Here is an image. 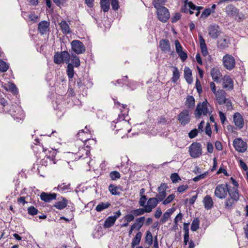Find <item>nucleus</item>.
Here are the masks:
<instances>
[{
	"mask_svg": "<svg viewBox=\"0 0 248 248\" xmlns=\"http://www.w3.org/2000/svg\"><path fill=\"white\" fill-rule=\"evenodd\" d=\"M229 197L226 199L224 206L227 210H231L233 205L239 199V194L236 187H232L229 192Z\"/></svg>",
	"mask_w": 248,
	"mask_h": 248,
	"instance_id": "nucleus-1",
	"label": "nucleus"
},
{
	"mask_svg": "<svg viewBox=\"0 0 248 248\" xmlns=\"http://www.w3.org/2000/svg\"><path fill=\"white\" fill-rule=\"evenodd\" d=\"M10 114L17 122H23L25 114L22 108L18 105H12L10 110Z\"/></svg>",
	"mask_w": 248,
	"mask_h": 248,
	"instance_id": "nucleus-2",
	"label": "nucleus"
},
{
	"mask_svg": "<svg viewBox=\"0 0 248 248\" xmlns=\"http://www.w3.org/2000/svg\"><path fill=\"white\" fill-rule=\"evenodd\" d=\"M231 189L228 187L227 183L219 184L215 188L214 194L217 198L223 199L227 197L228 194H229Z\"/></svg>",
	"mask_w": 248,
	"mask_h": 248,
	"instance_id": "nucleus-3",
	"label": "nucleus"
},
{
	"mask_svg": "<svg viewBox=\"0 0 248 248\" xmlns=\"http://www.w3.org/2000/svg\"><path fill=\"white\" fill-rule=\"evenodd\" d=\"M210 106L209 103L206 100L203 101L202 103L198 104L195 110V115L196 117L200 118L202 114L207 115L210 114L208 107Z\"/></svg>",
	"mask_w": 248,
	"mask_h": 248,
	"instance_id": "nucleus-4",
	"label": "nucleus"
},
{
	"mask_svg": "<svg viewBox=\"0 0 248 248\" xmlns=\"http://www.w3.org/2000/svg\"><path fill=\"white\" fill-rule=\"evenodd\" d=\"M189 155L192 158L199 157L202 155V146L200 143L193 142L188 148Z\"/></svg>",
	"mask_w": 248,
	"mask_h": 248,
	"instance_id": "nucleus-5",
	"label": "nucleus"
},
{
	"mask_svg": "<svg viewBox=\"0 0 248 248\" xmlns=\"http://www.w3.org/2000/svg\"><path fill=\"white\" fill-rule=\"evenodd\" d=\"M157 19L163 23L166 22L170 18V14L168 9L165 6L155 8Z\"/></svg>",
	"mask_w": 248,
	"mask_h": 248,
	"instance_id": "nucleus-6",
	"label": "nucleus"
},
{
	"mask_svg": "<svg viewBox=\"0 0 248 248\" xmlns=\"http://www.w3.org/2000/svg\"><path fill=\"white\" fill-rule=\"evenodd\" d=\"M184 2V6L181 8V11L185 13H189L190 15H192L193 12L192 10H197L200 11V10L203 8L202 6H197L191 1H188V0H182Z\"/></svg>",
	"mask_w": 248,
	"mask_h": 248,
	"instance_id": "nucleus-7",
	"label": "nucleus"
},
{
	"mask_svg": "<svg viewBox=\"0 0 248 248\" xmlns=\"http://www.w3.org/2000/svg\"><path fill=\"white\" fill-rule=\"evenodd\" d=\"M85 131L84 129H82L79 131L78 133L77 134V136L79 140L83 142L84 143V146H86L87 144H88L89 146L91 145H94L96 143V141L93 139H90L89 138H83V136H85V135L88 134V131L90 132L89 130L87 129V126L85 127Z\"/></svg>",
	"mask_w": 248,
	"mask_h": 248,
	"instance_id": "nucleus-8",
	"label": "nucleus"
},
{
	"mask_svg": "<svg viewBox=\"0 0 248 248\" xmlns=\"http://www.w3.org/2000/svg\"><path fill=\"white\" fill-rule=\"evenodd\" d=\"M208 35L213 39L218 38L222 33L220 27L216 24H212L207 29Z\"/></svg>",
	"mask_w": 248,
	"mask_h": 248,
	"instance_id": "nucleus-9",
	"label": "nucleus"
},
{
	"mask_svg": "<svg viewBox=\"0 0 248 248\" xmlns=\"http://www.w3.org/2000/svg\"><path fill=\"white\" fill-rule=\"evenodd\" d=\"M222 62L223 65L228 70H232L235 67V60L231 55H225L223 57Z\"/></svg>",
	"mask_w": 248,
	"mask_h": 248,
	"instance_id": "nucleus-10",
	"label": "nucleus"
},
{
	"mask_svg": "<svg viewBox=\"0 0 248 248\" xmlns=\"http://www.w3.org/2000/svg\"><path fill=\"white\" fill-rule=\"evenodd\" d=\"M233 146L237 151L240 153H244L247 149V142L241 138L234 139L233 141Z\"/></svg>",
	"mask_w": 248,
	"mask_h": 248,
	"instance_id": "nucleus-11",
	"label": "nucleus"
},
{
	"mask_svg": "<svg viewBox=\"0 0 248 248\" xmlns=\"http://www.w3.org/2000/svg\"><path fill=\"white\" fill-rule=\"evenodd\" d=\"M72 49L77 54H83L85 52V47L80 41L74 40L71 42Z\"/></svg>",
	"mask_w": 248,
	"mask_h": 248,
	"instance_id": "nucleus-12",
	"label": "nucleus"
},
{
	"mask_svg": "<svg viewBox=\"0 0 248 248\" xmlns=\"http://www.w3.org/2000/svg\"><path fill=\"white\" fill-rule=\"evenodd\" d=\"M178 120L183 125H186L188 124L190 120L189 111L187 109L182 111L178 115Z\"/></svg>",
	"mask_w": 248,
	"mask_h": 248,
	"instance_id": "nucleus-13",
	"label": "nucleus"
},
{
	"mask_svg": "<svg viewBox=\"0 0 248 248\" xmlns=\"http://www.w3.org/2000/svg\"><path fill=\"white\" fill-rule=\"evenodd\" d=\"M230 44V39L229 36L223 35L220 37L217 41V47L221 50L228 48Z\"/></svg>",
	"mask_w": 248,
	"mask_h": 248,
	"instance_id": "nucleus-14",
	"label": "nucleus"
},
{
	"mask_svg": "<svg viewBox=\"0 0 248 248\" xmlns=\"http://www.w3.org/2000/svg\"><path fill=\"white\" fill-rule=\"evenodd\" d=\"M91 146L87 144L84 147H79L78 152L76 153L77 157L78 159H84L87 158L90 155Z\"/></svg>",
	"mask_w": 248,
	"mask_h": 248,
	"instance_id": "nucleus-15",
	"label": "nucleus"
},
{
	"mask_svg": "<svg viewBox=\"0 0 248 248\" xmlns=\"http://www.w3.org/2000/svg\"><path fill=\"white\" fill-rule=\"evenodd\" d=\"M43 151L46 154V157L47 159H49L50 162H52L53 164L56 163L55 156L57 154V151L55 149H51L50 150L45 148L42 146Z\"/></svg>",
	"mask_w": 248,
	"mask_h": 248,
	"instance_id": "nucleus-16",
	"label": "nucleus"
},
{
	"mask_svg": "<svg viewBox=\"0 0 248 248\" xmlns=\"http://www.w3.org/2000/svg\"><path fill=\"white\" fill-rule=\"evenodd\" d=\"M168 186L165 183H162L157 188L158 193L156 194V197L159 199V201H162L166 196V189Z\"/></svg>",
	"mask_w": 248,
	"mask_h": 248,
	"instance_id": "nucleus-17",
	"label": "nucleus"
},
{
	"mask_svg": "<svg viewBox=\"0 0 248 248\" xmlns=\"http://www.w3.org/2000/svg\"><path fill=\"white\" fill-rule=\"evenodd\" d=\"M233 121L237 128L241 129L243 127L244 124V119L240 113L236 112L233 114Z\"/></svg>",
	"mask_w": 248,
	"mask_h": 248,
	"instance_id": "nucleus-18",
	"label": "nucleus"
},
{
	"mask_svg": "<svg viewBox=\"0 0 248 248\" xmlns=\"http://www.w3.org/2000/svg\"><path fill=\"white\" fill-rule=\"evenodd\" d=\"M160 202L156 197L149 198L147 201V204H146L145 207L148 211V213L152 212V210L157 206Z\"/></svg>",
	"mask_w": 248,
	"mask_h": 248,
	"instance_id": "nucleus-19",
	"label": "nucleus"
},
{
	"mask_svg": "<svg viewBox=\"0 0 248 248\" xmlns=\"http://www.w3.org/2000/svg\"><path fill=\"white\" fill-rule=\"evenodd\" d=\"M49 22L46 20L41 21L38 25V31L42 35L46 33L49 30Z\"/></svg>",
	"mask_w": 248,
	"mask_h": 248,
	"instance_id": "nucleus-20",
	"label": "nucleus"
},
{
	"mask_svg": "<svg viewBox=\"0 0 248 248\" xmlns=\"http://www.w3.org/2000/svg\"><path fill=\"white\" fill-rule=\"evenodd\" d=\"M54 190H57L61 193H66L72 190L71 184L70 183L59 184L57 187L54 188Z\"/></svg>",
	"mask_w": 248,
	"mask_h": 248,
	"instance_id": "nucleus-21",
	"label": "nucleus"
},
{
	"mask_svg": "<svg viewBox=\"0 0 248 248\" xmlns=\"http://www.w3.org/2000/svg\"><path fill=\"white\" fill-rule=\"evenodd\" d=\"M159 48L162 51L167 53L170 51V45L169 40L161 39L159 41Z\"/></svg>",
	"mask_w": 248,
	"mask_h": 248,
	"instance_id": "nucleus-22",
	"label": "nucleus"
},
{
	"mask_svg": "<svg viewBox=\"0 0 248 248\" xmlns=\"http://www.w3.org/2000/svg\"><path fill=\"white\" fill-rule=\"evenodd\" d=\"M56 197L57 194L55 193H48L43 192L40 195L41 200L46 202H49L56 199Z\"/></svg>",
	"mask_w": 248,
	"mask_h": 248,
	"instance_id": "nucleus-23",
	"label": "nucleus"
},
{
	"mask_svg": "<svg viewBox=\"0 0 248 248\" xmlns=\"http://www.w3.org/2000/svg\"><path fill=\"white\" fill-rule=\"evenodd\" d=\"M199 39L202 54L203 56H206L208 54V51L205 40L201 34H199Z\"/></svg>",
	"mask_w": 248,
	"mask_h": 248,
	"instance_id": "nucleus-24",
	"label": "nucleus"
},
{
	"mask_svg": "<svg viewBox=\"0 0 248 248\" xmlns=\"http://www.w3.org/2000/svg\"><path fill=\"white\" fill-rule=\"evenodd\" d=\"M204 208L206 210L211 209L214 205V202L210 195L205 196L202 201Z\"/></svg>",
	"mask_w": 248,
	"mask_h": 248,
	"instance_id": "nucleus-25",
	"label": "nucleus"
},
{
	"mask_svg": "<svg viewBox=\"0 0 248 248\" xmlns=\"http://www.w3.org/2000/svg\"><path fill=\"white\" fill-rule=\"evenodd\" d=\"M223 87L232 90L233 88V82L231 78L229 76H225L223 78Z\"/></svg>",
	"mask_w": 248,
	"mask_h": 248,
	"instance_id": "nucleus-26",
	"label": "nucleus"
},
{
	"mask_svg": "<svg viewBox=\"0 0 248 248\" xmlns=\"http://www.w3.org/2000/svg\"><path fill=\"white\" fill-rule=\"evenodd\" d=\"M210 74L213 80L215 82L219 81L222 76L219 70L217 67H213L212 68L210 71Z\"/></svg>",
	"mask_w": 248,
	"mask_h": 248,
	"instance_id": "nucleus-27",
	"label": "nucleus"
},
{
	"mask_svg": "<svg viewBox=\"0 0 248 248\" xmlns=\"http://www.w3.org/2000/svg\"><path fill=\"white\" fill-rule=\"evenodd\" d=\"M214 94L216 96L218 103L219 105L223 104L225 102L224 100L226 99L225 98V92L222 90H219Z\"/></svg>",
	"mask_w": 248,
	"mask_h": 248,
	"instance_id": "nucleus-28",
	"label": "nucleus"
},
{
	"mask_svg": "<svg viewBox=\"0 0 248 248\" xmlns=\"http://www.w3.org/2000/svg\"><path fill=\"white\" fill-rule=\"evenodd\" d=\"M184 78L189 84L192 83V71L189 67L186 66L184 68Z\"/></svg>",
	"mask_w": 248,
	"mask_h": 248,
	"instance_id": "nucleus-29",
	"label": "nucleus"
},
{
	"mask_svg": "<svg viewBox=\"0 0 248 248\" xmlns=\"http://www.w3.org/2000/svg\"><path fill=\"white\" fill-rule=\"evenodd\" d=\"M238 9L232 4L228 5L225 8V12L229 16H234L238 12Z\"/></svg>",
	"mask_w": 248,
	"mask_h": 248,
	"instance_id": "nucleus-30",
	"label": "nucleus"
},
{
	"mask_svg": "<svg viewBox=\"0 0 248 248\" xmlns=\"http://www.w3.org/2000/svg\"><path fill=\"white\" fill-rule=\"evenodd\" d=\"M61 30L62 33L65 34H68L71 32L69 24L65 20H62L59 23Z\"/></svg>",
	"mask_w": 248,
	"mask_h": 248,
	"instance_id": "nucleus-31",
	"label": "nucleus"
},
{
	"mask_svg": "<svg viewBox=\"0 0 248 248\" xmlns=\"http://www.w3.org/2000/svg\"><path fill=\"white\" fill-rule=\"evenodd\" d=\"M145 219V217H141L139 218H137L136 219L135 222L134 224H133L132 226L136 230L139 231L143 226Z\"/></svg>",
	"mask_w": 248,
	"mask_h": 248,
	"instance_id": "nucleus-32",
	"label": "nucleus"
},
{
	"mask_svg": "<svg viewBox=\"0 0 248 248\" xmlns=\"http://www.w3.org/2000/svg\"><path fill=\"white\" fill-rule=\"evenodd\" d=\"M142 233L140 232H138L135 237L132 239L131 243V247L134 248L135 246L138 245L141 240Z\"/></svg>",
	"mask_w": 248,
	"mask_h": 248,
	"instance_id": "nucleus-33",
	"label": "nucleus"
},
{
	"mask_svg": "<svg viewBox=\"0 0 248 248\" xmlns=\"http://www.w3.org/2000/svg\"><path fill=\"white\" fill-rule=\"evenodd\" d=\"M185 105L188 108H192L195 106V99L192 95H188L186 97Z\"/></svg>",
	"mask_w": 248,
	"mask_h": 248,
	"instance_id": "nucleus-34",
	"label": "nucleus"
},
{
	"mask_svg": "<svg viewBox=\"0 0 248 248\" xmlns=\"http://www.w3.org/2000/svg\"><path fill=\"white\" fill-rule=\"evenodd\" d=\"M110 203L109 202H100L95 207V210L97 212H101L109 207Z\"/></svg>",
	"mask_w": 248,
	"mask_h": 248,
	"instance_id": "nucleus-35",
	"label": "nucleus"
},
{
	"mask_svg": "<svg viewBox=\"0 0 248 248\" xmlns=\"http://www.w3.org/2000/svg\"><path fill=\"white\" fill-rule=\"evenodd\" d=\"M172 77L171 81L173 83H175L178 80L180 77V73L178 69L176 66H172Z\"/></svg>",
	"mask_w": 248,
	"mask_h": 248,
	"instance_id": "nucleus-36",
	"label": "nucleus"
},
{
	"mask_svg": "<svg viewBox=\"0 0 248 248\" xmlns=\"http://www.w3.org/2000/svg\"><path fill=\"white\" fill-rule=\"evenodd\" d=\"M67 200L63 198L62 201L57 202L54 204V207L59 210H62L64 209L67 205Z\"/></svg>",
	"mask_w": 248,
	"mask_h": 248,
	"instance_id": "nucleus-37",
	"label": "nucleus"
},
{
	"mask_svg": "<svg viewBox=\"0 0 248 248\" xmlns=\"http://www.w3.org/2000/svg\"><path fill=\"white\" fill-rule=\"evenodd\" d=\"M119 186H116L113 184H110L108 186V190L113 195H119L120 192L119 191Z\"/></svg>",
	"mask_w": 248,
	"mask_h": 248,
	"instance_id": "nucleus-38",
	"label": "nucleus"
},
{
	"mask_svg": "<svg viewBox=\"0 0 248 248\" xmlns=\"http://www.w3.org/2000/svg\"><path fill=\"white\" fill-rule=\"evenodd\" d=\"M131 213H133L135 216H140L143 215L145 213H148V211L146 207L143 208H138L137 209L132 210L130 211Z\"/></svg>",
	"mask_w": 248,
	"mask_h": 248,
	"instance_id": "nucleus-39",
	"label": "nucleus"
},
{
	"mask_svg": "<svg viewBox=\"0 0 248 248\" xmlns=\"http://www.w3.org/2000/svg\"><path fill=\"white\" fill-rule=\"evenodd\" d=\"M67 74L68 78H69V80H70L71 79H72L74 75V66L72 63H68L67 68Z\"/></svg>",
	"mask_w": 248,
	"mask_h": 248,
	"instance_id": "nucleus-40",
	"label": "nucleus"
},
{
	"mask_svg": "<svg viewBox=\"0 0 248 248\" xmlns=\"http://www.w3.org/2000/svg\"><path fill=\"white\" fill-rule=\"evenodd\" d=\"M115 221L116 220L114 219V218L112 216L108 217L105 220L104 226L105 228H109L114 225Z\"/></svg>",
	"mask_w": 248,
	"mask_h": 248,
	"instance_id": "nucleus-41",
	"label": "nucleus"
},
{
	"mask_svg": "<svg viewBox=\"0 0 248 248\" xmlns=\"http://www.w3.org/2000/svg\"><path fill=\"white\" fill-rule=\"evenodd\" d=\"M100 6L104 12H108L109 9V2L108 0H100Z\"/></svg>",
	"mask_w": 248,
	"mask_h": 248,
	"instance_id": "nucleus-42",
	"label": "nucleus"
},
{
	"mask_svg": "<svg viewBox=\"0 0 248 248\" xmlns=\"http://www.w3.org/2000/svg\"><path fill=\"white\" fill-rule=\"evenodd\" d=\"M168 211H170V212L167 211L165 213H164L163 215V217L160 219V222L162 223H165L170 217L171 214L173 212V210L172 209H170Z\"/></svg>",
	"mask_w": 248,
	"mask_h": 248,
	"instance_id": "nucleus-43",
	"label": "nucleus"
},
{
	"mask_svg": "<svg viewBox=\"0 0 248 248\" xmlns=\"http://www.w3.org/2000/svg\"><path fill=\"white\" fill-rule=\"evenodd\" d=\"M71 63L73 66H74L76 67H78L79 66L80 64V62L79 60V58L75 55H72L71 57Z\"/></svg>",
	"mask_w": 248,
	"mask_h": 248,
	"instance_id": "nucleus-44",
	"label": "nucleus"
},
{
	"mask_svg": "<svg viewBox=\"0 0 248 248\" xmlns=\"http://www.w3.org/2000/svg\"><path fill=\"white\" fill-rule=\"evenodd\" d=\"M54 62L56 64H61L63 61L62 60V54L59 52H56L54 56Z\"/></svg>",
	"mask_w": 248,
	"mask_h": 248,
	"instance_id": "nucleus-45",
	"label": "nucleus"
},
{
	"mask_svg": "<svg viewBox=\"0 0 248 248\" xmlns=\"http://www.w3.org/2000/svg\"><path fill=\"white\" fill-rule=\"evenodd\" d=\"M200 221L198 218H195L192 221L191 225V230L192 231H196L199 228Z\"/></svg>",
	"mask_w": 248,
	"mask_h": 248,
	"instance_id": "nucleus-46",
	"label": "nucleus"
},
{
	"mask_svg": "<svg viewBox=\"0 0 248 248\" xmlns=\"http://www.w3.org/2000/svg\"><path fill=\"white\" fill-rule=\"evenodd\" d=\"M9 68V64L1 59H0V72H5Z\"/></svg>",
	"mask_w": 248,
	"mask_h": 248,
	"instance_id": "nucleus-47",
	"label": "nucleus"
},
{
	"mask_svg": "<svg viewBox=\"0 0 248 248\" xmlns=\"http://www.w3.org/2000/svg\"><path fill=\"white\" fill-rule=\"evenodd\" d=\"M145 241L150 246L153 244V236L152 233L149 231H148L146 232Z\"/></svg>",
	"mask_w": 248,
	"mask_h": 248,
	"instance_id": "nucleus-48",
	"label": "nucleus"
},
{
	"mask_svg": "<svg viewBox=\"0 0 248 248\" xmlns=\"http://www.w3.org/2000/svg\"><path fill=\"white\" fill-rule=\"evenodd\" d=\"M237 14H235L234 15L233 17H235V20H236L238 22H241L246 19V17L245 15L241 12H239V9L238 10V12Z\"/></svg>",
	"mask_w": 248,
	"mask_h": 248,
	"instance_id": "nucleus-49",
	"label": "nucleus"
},
{
	"mask_svg": "<svg viewBox=\"0 0 248 248\" xmlns=\"http://www.w3.org/2000/svg\"><path fill=\"white\" fill-rule=\"evenodd\" d=\"M167 1V0H154L153 3L154 7L157 8L158 7L163 6V5Z\"/></svg>",
	"mask_w": 248,
	"mask_h": 248,
	"instance_id": "nucleus-50",
	"label": "nucleus"
},
{
	"mask_svg": "<svg viewBox=\"0 0 248 248\" xmlns=\"http://www.w3.org/2000/svg\"><path fill=\"white\" fill-rule=\"evenodd\" d=\"M6 90L11 92L14 94H16L18 92L17 88L14 83H9L6 88Z\"/></svg>",
	"mask_w": 248,
	"mask_h": 248,
	"instance_id": "nucleus-51",
	"label": "nucleus"
},
{
	"mask_svg": "<svg viewBox=\"0 0 248 248\" xmlns=\"http://www.w3.org/2000/svg\"><path fill=\"white\" fill-rule=\"evenodd\" d=\"M60 53L62 54V57L63 62L68 63L70 61V55L68 51H63Z\"/></svg>",
	"mask_w": 248,
	"mask_h": 248,
	"instance_id": "nucleus-52",
	"label": "nucleus"
},
{
	"mask_svg": "<svg viewBox=\"0 0 248 248\" xmlns=\"http://www.w3.org/2000/svg\"><path fill=\"white\" fill-rule=\"evenodd\" d=\"M109 176L112 180H116L120 178V173L117 171H112L110 172Z\"/></svg>",
	"mask_w": 248,
	"mask_h": 248,
	"instance_id": "nucleus-53",
	"label": "nucleus"
},
{
	"mask_svg": "<svg viewBox=\"0 0 248 248\" xmlns=\"http://www.w3.org/2000/svg\"><path fill=\"white\" fill-rule=\"evenodd\" d=\"M27 210L28 214L31 216L36 215L39 212L38 209L35 208L33 206H31L28 207Z\"/></svg>",
	"mask_w": 248,
	"mask_h": 248,
	"instance_id": "nucleus-54",
	"label": "nucleus"
},
{
	"mask_svg": "<svg viewBox=\"0 0 248 248\" xmlns=\"http://www.w3.org/2000/svg\"><path fill=\"white\" fill-rule=\"evenodd\" d=\"M174 45H175L176 52L177 54L179 53V52H181L184 51L181 45L180 44L179 41L178 40H175Z\"/></svg>",
	"mask_w": 248,
	"mask_h": 248,
	"instance_id": "nucleus-55",
	"label": "nucleus"
},
{
	"mask_svg": "<svg viewBox=\"0 0 248 248\" xmlns=\"http://www.w3.org/2000/svg\"><path fill=\"white\" fill-rule=\"evenodd\" d=\"M170 178L173 183H177L181 178L177 173H173L170 175Z\"/></svg>",
	"mask_w": 248,
	"mask_h": 248,
	"instance_id": "nucleus-56",
	"label": "nucleus"
},
{
	"mask_svg": "<svg viewBox=\"0 0 248 248\" xmlns=\"http://www.w3.org/2000/svg\"><path fill=\"white\" fill-rule=\"evenodd\" d=\"M147 200V198L146 196H141L139 202V203L140 206L145 208L146 206V204H145V203L146 202Z\"/></svg>",
	"mask_w": 248,
	"mask_h": 248,
	"instance_id": "nucleus-57",
	"label": "nucleus"
},
{
	"mask_svg": "<svg viewBox=\"0 0 248 248\" xmlns=\"http://www.w3.org/2000/svg\"><path fill=\"white\" fill-rule=\"evenodd\" d=\"M174 198H175V195L174 194L170 195L169 196H168V197L166 199H165L163 201V204L164 205H166V204L170 203V202H171L172 201V200L174 199Z\"/></svg>",
	"mask_w": 248,
	"mask_h": 248,
	"instance_id": "nucleus-58",
	"label": "nucleus"
},
{
	"mask_svg": "<svg viewBox=\"0 0 248 248\" xmlns=\"http://www.w3.org/2000/svg\"><path fill=\"white\" fill-rule=\"evenodd\" d=\"M112 8L114 11L117 10L119 8L118 0H110Z\"/></svg>",
	"mask_w": 248,
	"mask_h": 248,
	"instance_id": "nucleus-59",
	"label": "nucleus"
},
{
	"mask_svg": "<svg viewBox=\"0 0 248 248\" xmlns=\"http://www.w3.org/2000/svg\"><path fill=\"white\" fill-rule=\"evenodd\" d=\"M212 12L210 10V8H206L202 12L201 17V18H207Z\"/></svg>",
	"mask_w": 248,
	"mask_h": 248,
	"instance_id": "nucleus-60",
	"label": "nucleus"
},
{
	"mask_svg": "<svg viewBox=\"0 0 248 248\" xmlns=\"http://www.w3.org/2000/svg\"><path fill=\"white\" fill-rule=\"evenodd\" d=\"M29 18L33 22H37L39 19V16L35 13H32L28 16Z\"/></svg>",
	"mask_w": 248,
	"mask_h": 248,
	"instance_id": "nucleus-61",
	"label": "nucleus"
},
{
	"mask_svg": "<svg viewBox=\"0 0 248 248\" xmlns=\"http://www.w3.org/2000/svg\"><path fill=\"white\" fill-rule=\"evenodd\" d=\"M198 130L196 128H194L188 133V137L190 139H193L198 135Z\"/></svg>",
	"mask_w": 248,
	"mask_h": 248,
	"instance_id": "nucleus-62",
	"label": "nucleus"
},
{
	"mask_svg": "<svg viewBox=\"0 0 248 248\" xmlns=\"http://www.w3.org/2000/svg\"><path fill=\"white\" fill-rule=\"evenodd\" d=\"M125 220L128 222H130L134 220L135 217L133 213H130L126 215L124 217Z\"/></svg>",
	"mask_w": 248,
	"mask_h": 248,
	"instance_id": "nucleus-63",
	"label": "nucleus"
},
{
	"mask_svg": "<svg viewBox=\"0 0 248 248\" xmlns=\"http://www.w3.org/2000/svg\"><path fill=\"white\" fill-rule=\"evenodd\" d=\"M178 55L182 62H185L187 58V55L186 51H183L179 52Z\"/></svg>",
	"mask_w": 248,
	"mask_h": 248,
	"instance_id": "nucleus-64",
	"label": "nucleus"
}]
</instances>
